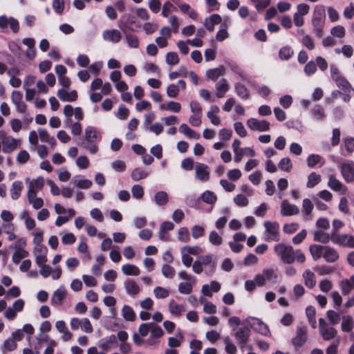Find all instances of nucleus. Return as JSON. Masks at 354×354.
Listing matches in <instances>:
<instances>
[{"mask_svg":"<svg viewBox=\"0 0 354 354\" xmlns=\"http://www.w3.org/2000/svg\"><path fill=\"white\" fill-rule=\"evenodd\" d=\"M325 8L323 6H316L315 7L312 24L313 26L314 32L317 37H321L323 27L325 22Z\"/></svg>","mask_w":354,"mask_h":354,"instance_id":"obj_1","label":"nucleus"},{"mask_svg":"<svg viewBox=\"0 0 354 354\" xmlns=\"http://www.w3.org/2000/svg\"><path fill=\"white\" fill-rule=\"evenodd\" d=\"M274 251L283 263L290 264L295 261V251L292 246L279 243L274 246Z\"/></svg>","mask_w":354,"mask_h":354,"instance_id":"obj_2","label":"nucleus"},{"mask_svg":"<svg viewBox=\"0 0 354 354\" xmlns=\"http://www.w3.org/2000/svg\"><path fill=\"white\" fill-rule=\"evenodd\" d=\"M241 143V142L239 140L235 139L232 145L234 153V160L236 162H240L242 160L243 154H245L246 156L248 157H254L256 155L254 150L250 147H244L240 149L239 147Z\"/></svg>","mask_w":354,"mask_h":354,"instance_id":"obj_3","label":"nucleus"},{"mask_svg":"<svg viewBox=\"0 0 354 354\" xmlns=\"http://www.w3.org/2000/svg\"><path fill=\"white\" fill-rule=\"evenodd\" d=\"M332 243L344 248H354V236L332 232Z\"/></svg>","mask_w":354,"mask_h":354,"instance_id":"obj_4","label":"nucleus"},{"mask_svg":"<svg viewBox=\"0 0 354 354\" xmlns=\"http://www.w3.org/2000/svg\"><path fill=\"white\" fill-rule=\"evenodd\" d=\"M243 323L262 335L268 336L270 334L268 326L258 318L249 317Z\"/></svg>","mask_w":354,"mask_h":354,"instance_id":"obj_5","label":"nucleus"},{"mask_svg":"<svg viewBox=\"0 0 354 354\" xmlns=\"http://www.w3.org/2000/svg\"><path fill=\"white\" fill-rule=\"evenodd\" d=\"M277 278V275L272 269H265L261 274L254 277V281L257 286H263L267 282L274 283Z\"/></svg>","mask_w":354,"mask_h":354,"instance_id":"obj_6","label":"nucleus"},{"mask_svg":"<svg viewBox=\"0 0 354 354\" xmlns=\"http://www.w3.org/2000/svg\"><path fill=\"white\" fill-rule=\"evenodd\" d=\"M264 227L266 228V232H267L266 241H277L279 240V225L278 223L266 221L264 223Z\"/></svg>","mask_w":354,"mask_h":354,"instance_id":"obj_7","label":"nucleus"},{"mask_svg":"<svg viewBox=\"0 0 354 354\" xmlns=\"http://www.w3.org/2000/svg\"><path fill=\"white\" fill-rule=\"evenodd\" d=\"M342 176L346 183H351L354 180V162L346 160L339 166Z\"/></svg>","mask_w":354,"mask_h":354,"instance_id":"obj_8","label":"nucleus"},{"mask_svg":"<svg viewBox=\"0 0 354 354\" xmlns=\"http://www.w3.org/2000/svg\"><path fill=\"white\" fill-rule=\"evenodd\" d=\"M307 341L306 327L297 326L296 335L291 339V344L295 350L302 347Z\"/></svg>","mask_w":354,"mask_h":354,"instance_id":"obj_9","label":"nucleus"},{"mask_svg":"<svg viewBox=\"0 0 354 354\" xmlns=\"http://www.w3.org/2000/svg\"><path fill=\"white\" fill-rule=\"evenodd\" d=\"M250 328L248 326L239 327L234 333L239 346L243 348L250 339Z\"/></svg>","mask_w":354,"mask_h":354,"instance_id":"obj_10","label":"nucleus"},{"mask_svg":"<svg viewBox=\"0 0 354 354\" xmlns=\"http://www.w3.org/2000/svg\"><path fill=\"white\" fill-rule=\"evenodd\" d=\"M195 177L201 182L208 181L210 177L209 167L203 163L197 162L195 165Z\"/></svg>","mask_w":354,"mask_h":354,"instance_id":"obj_11","label":"nucleus"},{"mask_svg":"<svg viewBox=\"0 0 354 354\" xmlns=\"http://www.w3.org/2000/svg\"><path fill=\"white\" fill-rule=\"evenodd\" d=\"M8 26L14 33H17L19 30V24L17 19L12 17L0 16V28L6 29Z\"/></svg>","mask_w":354,"mask_h":354,"instance_id":"obj_12","label":"nucleus"},{"mask_svg":"<svg viewBox=\"0 0 354 354\" xmlns=\"http://www.w3.org/2000/svg\"><path fill=\"white\" fill-rule=\"evenodd\" d=\"M248 127L252 131H266L270 129V122L266 120H259L250 118L247 121Z\"/></svg>","mask_w":354,"mask_h":354,"instance_id":"obj_13","label":"nucleus"},{"mask_svg":"<svg viewBox=\"0 0 354 354\" xmlns=\"http://www.w3.org/2000/svg\"><path fill=\"white\" fill-rule=\"evenodd\" d=\"M197 260L202 266L209 265V268L205 270V273L207 276L212 275L216 270V264L213 262L212 256L210 254L200 256L197 258Z\"/></svg>","mask_w":354,"mask_h":354,"instance_id":"obj_14","label":"nucleus"},{"mask_svg":"<svg viewBox=\"0 0 354 354\" xmlns=\"http://www.w3.org/2000/svg\"><path fill=\"white\" fill-rule=\"evenodd\" d=\"M102 38L105 41L117 44L122 39V34L117 29L105 30L102 32Z\"/></svg>","mask_w":354,"mask_h":354,"instance_id":"obj_15","label":"nucleus"},{"mask_svg":"<svg viewBox=\"0 0 354 354\" xmlns=\"http://www.w3.org/2000/svg\"><path fill=\"white\" fill-rule=\"evenodd\" d=\"M299 207L290 204L288 201L283 200L281 204V214L284 216H292L299 214Z\"/></svg>","mask_w":354,"mask_h":354,"instance_id":"obj_16","label":"nucleus"},{"mask_svg":"<svg viewBox=\"0 0 354 354\" xmlns=\"http://www.w3.org/2000/svg\"><path fill=\"white\" fill-rule=\"evenodd\" d=\"M1 142L3 153H10L17 147L19 142L12 136H6L2 139Z\"/></svg>","mask_w":354,"mask_h":354,"instance_id":"obj_17","label":"nucleus"},{"mask_svg":"<svg viewBox=\"0 0 354 354\" xmlns=\"http://www.w3.org/2000/svg\"><path fill=\"white\" fill-rule=\"evenodd\" d=\"M124 287L127 294L132 297H134L140 291L139 286L132 279H127L124 282Z\"/></svg>","mask_w":354,"mask_h":354,"instance_id":"obj_18","label":"nucleus"},{"mask_svg":"<svg viewBox=\"0 0 354 354\" xmlns=\"http://www.w3.org/2000/svg\"><path fill=\"white\" fill-rule=\"evenodd\" d=\"M33 253L35 256V261L38 266H42L47 261V248L43 245L35 247Z\"/></svg>","mask_w":354,"mask_h":354,"instance_id":"obj_19","label":"nucleus"},{"mask_svg":"<svg viewBox=\"0 0 354 354\" xmlns=\"http://www.w3.org/2000/svg\"><path fill=\"white\" fill-rule=\"evenodd\" d=\"M57 96L63 102H74L77 99L76 91H68V89L61 88L57 91Z\"/></svg>","mask_w":354,"mask_h":354,"instance_id":"obj_20","label":"nucleus"},{"mask_svg":"<svg viewBox=\"0 0 354 354\" xmlns=\"http://www.w3.org/2000/svg\"><path fill=\"white\" fill-rule=\"evenodd\" d=\"M216 95L218 98H222L225 94L229 91L230 86L227 80L225 78H222L218 81L215 85Z\"/></svg>","mask_w":354,"mask_h":354,"instance_id":"obj_21","label":"nucleus"},{"mask_svg":"<svg viewBox=\"0 0 354 354\" xmlns=\"http://www.w3.org/2000/svg\"><path fill=\"white\" fill-rule=\"evenodd\" d=\"M66 290L64 286H60L56 290L51 297V304L54 306H59L62 304L64 299L66 296Z\"/></svg>","mask_w":354,"mask_h":354,"instance_id":"obj_22","label":"nucleus"},{"mask_svg":"<svg viewBox=\"0 0 354 354\" xmlns=\"http://www.w3.org/2000/svg\"><path fill=\"white\" fill-rule=\"evenodd\" d=\"M328 186L335 192L346 193L347 188L335 176H330L328 179Z\"/></svg>","mask_w":354,"mask_h":354,"instance_id":"obj_23","label":"nucleus"},{"mask_svg":"<svg viewBox=\"0 0 354 354\" xmlns=\"http://www.w3.org/2000/svg\"><path fill=\"white\" fill-rule=\"evenodd\" d=\"M323 257L326 262L334 263L339 259V255L335 248L326 246Z\"/></svg>","mask_w":354,"mask_h":354,"instance_id":"obj_24","label":"nucleus"},{"mask_svg":"<svg viewBox=\"0 0 354 354\" xmlns=\"http://www.w3.org/2000/svg\"><path fill=\"white\" fill-rule=\"evenodd\" d=\"M100 133L93 127H87L85 129L86 142H95L100 140Z\"/></svg>","mask_w":354,"mask_h":354,"instance_id":"obj_25","label":"nucleus"},{"mask_svg":"<svg viewBox=\"0 0 354 354\" xmlns=\"http://www.w3.org/2000/svg\"><path fill=\"white\" fill-rule=\"evenodd\" d=\"M314 241L322 243H328L332 241V232L329 234L322 230H316L313 232Z\"/></svg>","mask_w":354,"mask_h":354,"instance_id":"obj_26","label":"nucleus"},{"mask_svg":"<svg viewBox=\"0 0 354 354\" xmlns=\"http://www.w3.org/2000/svg\"><path fill=\"white\" fill-rule=\"evenodd\" d=\"M55 328L60 333L63 335L62 339L64 341H68L71 338L72 334L69 332L66 324L64 321H57L55 323Z\"/></svg>","mask_w":354,"mask_h":354,"instance_id":"obj_27","label":"nucleus"},{"mask_svg":"<svg viewBox=\"0 0 354 354\" xmlns=\"http://www.w3.org/2000/svg\"><path fill=\"white\" fill-rule=\"evenodd\" d=\"M305 285L310 289L313 288L316 285V277L314 272L306 270L302 274Z\"/></svg>","mask_w":354,"mask_h":354,"instance_id":"obj_28","label":"nucleus"},{"mask_svg":"<svg viewBox=\"0 0 354 354\" xmlns=\"http://www.w3.org/2000/svg\"><path fill=\"white\" fill-rule=\"evenodd\" d=\"M149 174V171L142 167H136L133 169L131 177L134 181H139L146 178Z\"/></svg>","mask_w":354,"mask_h":354,"instance_id":"obj_29","label":"nucleus"},{"mask_svg":"<svg viewBox=\"0 0 354 354\" xmlns=\"http://www.w3.org/2000/svg\"><path fill=\"white\" fill-rule=\"evenodd\" d=\"M326 246L322 245L313 244L309 247L310 252L314 260H317L324 256Z\"/></svg>","mask_w":354,"mask_h":354,"instance_id":"obj_30","label":"nucleus"},{"mask_svg":"<svg viewBox=\"0 0 354 354\" xmlns=\"http://www.w3.org/2000/svg\"><path fill=\"white\" fill-rule=\"evenodd\" d=\"M319 333L324 340L328 341L333 339L337 335V331L333 327L327 326L321 328Z\"/></svg>","mask_w":354,"mask_h":354,"instance_id":"obj_31","label":"nucleus"},{"mask_svg":"<svg viewBox=\"0 0 354 354\" xmlns=\"http://www.w3.org/2000/svg\"><path fill=\"white\" fill-rule=\"evenodd\" d=\"M353 328V318L351 315H344L342 318L341 329L344 332L350 333Z\"/></svg>","mask_w":354,"mask_h":354,"instance_id":"obj_32","label":"nucleus"},{"mask_svg":"<svg viewBox=\"0 0 354 354\" xmlns=\"http://www.w3.org/2000/svg\"><path fill=\"white\" fill-rule=\"evenodd\" d=\"M23 189V184L21 181L16 180L12 184L10 189V196L13 200H17L21 196V193Z\"/></svg>","mask_w":354,"mask_h":354,"instance_id":"obj_33","label":"nucleus"},{"mask_svg":"<svg viewBox=\"0 0 354 354\" xmlns=\"http://www.w3.org/2000/svg\"><path fill=\"white\" fill-rule=\"evenodd\" d=\"M225 73V68L223 66L209 69L206 71L205 76L208 80H216L219 76Z\"/></svg>","mask_w":354,"mask_h":354,"instance_id":"obj_34","label":"nucleus"},{"mask_svg":"<svg viewBox=\"0 0 354 354\" xmlns=\"http://www.w3.org/2000/svg\"><path fill=\"white\" fill-rule=\"evenodd\" d=\"M71 183L74 184L76 187L80 189H88L92 185L91 180L83 178H80L79 176H75L72 179Z\"/></svg>","mask_w":354,"mask_h":354,"instance_id":"obj_35","label":"nucleus"},{"mask_svg":"<svg viewBox=\"0 0 354 354\" xmlns=\"http://www.w3.org/2000/svg\"><path fill=\"white\" fill-rule=\"evenodd\" d=\"M179 131L190 138L198 140L200 138V133L189 128L186 124H182L179 127Z\"/></svg>","mask_w":354,"mask_h":354,"instance_id":"obj_36","label":"nucleus"},{"mask_svg":"<svg viewBox=\"0 0 354 354\" xmlns=\"http://www.w3.org/2000/svg\"><path fill=\"white\" fill-rule=\"evenodd\" d=\"M121 269L124 274L127 276H138L140 274V269L133 264H124Z\"/></svg>","mask_w":354,"mask_h":354,"instance_id":"obj_37","label":"nucleus"},{"mask_svg":"<svg viewBox=\"0 0 354 354\" xmlns=\"http://www.w3.org/2000/svg\"><path fill=\"white\" fill-rule=\"evenodd\" d=\"M314 205L311 201L308 198H304L302 202V210L306 215V221L312 220L311 212L313 209Z\"/></svg>","mask_w":354,"mask_h":354,"instance_id":"obj_38","label":"nucleus"},{"mask_svg":"<svg viewBox=\"0 0 354 354\" xmlns=\"http://www.w3.org/2000/svg\"><path fill=\"white\" fill-rule=\"evenodd\" d=\"M306 314L309 324L313 328H315L317 326L315 308L312 306H308L306 309Z\"/></svg>","mask_w":354,"mask_h":354,"instance_id":"obj_39","label":"nucleus"},{"mask_svg":"<svg viewBox=\"0 0 354 354\" xmlns=\"http://www.w3.org/2000/svg\"><path fill=\"white\" fill-rule=\"evenodd\" d=\"M201 198L203 202L209 205H214L217 201L216 195L213 192L209 190L204 192L201 194Z\"/></svg>","mask_w":354,"mask_h":354,"instance_id":"obj_40","label":"nucleus"},{"mask_svg":"<svg viewBox=\"0 0 354 354\" xmlns=\"http://www.w3.org/2000/svg\"><path fill=\"white\" fill-rule=\"evenodd\" d=\"M125 40L127 46L131 48H137L139 47L140 41L138 37L131 33H125Z\"/></svg>","mask_w":354,"mask_h":354,"instance_id":"obj_41","label":"nucleus"},{"mask_svg":"<svg viewBox=\"0 0 354 354\" xmlns=\"http://www.w3.org/2000/svg\"><path fill=\"white\" fill-rule=\"evenodd\" d=\"M168 200V195L164 191H159L154 195V201L158 205H165L167 203Z\"/></svg>","mask_w":354,"mask_h":354,"instance_id":"obj_42","label":"nucleus"},{"mask_svg":"<svg viewBox=\"0 0 354 354\" xmlns=\"http://www.w3.org/2000/svg\"><path fill=\"white\" fill-rule=\"evenodd\" d=\"M122 316L127 321L133 322L136 319V314L133 308L128 305H124L122 310Z\"/></svg>","mask_w":354,"mask_h":354,"instance_id":"obj_43","label":"nucleus"},{"mask_svg":"<svg viewBox=\"0 0 354 354\" xmlns=\"http://www.w3.org/2000/svg\"><path fill=\"white\" fill-rule=\"evenodd\" d=\"M321 181V176L315 172H311L308 176L306 187L313 188Z\"/></svg>","mask_w":354,"mask_h":354,"instance_id":"obj_44","label":"nucleus"},{"mask_svg":"<svg viewBox=\"0 0 354 354\" xmlns=\"http://www.w3.org/2000/svg\"><path fill=\"white\" fill-rule=\"evenodd\" d=\"M178 240L183 243H189L190 241L189 232L187 227H182L178 230Z\"/></svg>","mask_w":354,"mask_h":354,"instance_id":"obj_45","label":"nucleus"},{"mask_svg":"<svg viewBox=\"0 0 354 354\" xmlns=\"http://www.w3.org/2000/svg\"><path fill=\"white\" fill-rule=\"evenodd\" d=\"M223 341L225 345V351L228 354H236L237 348L235 344L232 342L231 338L229 336H227L223 339Z\"/></svg>","mask_w":354,"mask_h":354,"instance_id":"obj_46","label":"nucleus"},{"mask_svg":"<svg viewBox=\"0 0 354 354\" xmlns=\"http://www.w3.org/2000/svg\"><path fill=\"white\" fill-rule=\"evenodd\" d=\"M161 272L165 278L172 279L175 276L176 270L172 266L166 263L162 266Z\"/></svg>","mask_w":354,"mask_h":354,"instance_id":"obj_47","label":"nucleus"},{"mask_svg":"<svg viewBox=\"0 0 354 354\" xmlns=\"http://www.w3.org/2000/svg\"><path fill=\"white\" fill-rule=\"evenodd\" d=\"M208 239L209 241L215 246L221 245L223 243V238L214 230L209 233Z\"/></svg>","mask_w":354,"mask_h":354,"instance_id":"obj_48","label":"nucleus"},{"mask_svg":"<svg viewBox=\"0 0 354 354\" xmlns=\"http://www.w3.org/2000/svg\"><path fill=\"white\" fill-rule=\"evenodd\" d=\"M326 317L332 325H336L340 321V315L335 310H328L326 312Z\"/></svg>","mask_w":354,"mask_h":354,"instance_id":"obj_49","label":"nucleus"},{"mask_svg":"<svg viewBox=\"0 0 354 354\" xmlns=\"http://www.w3.org/2000/svg\"><path fill=\"white\" fill-rule=\"evenodd\" d=\"M170 313L176 316H180L185 311V308L183 304H174L171 303L169 306Z\"/></svg>","mask_w":354,"mask_h":354,"instance_id":"obj_50","label":"nucleus"},{"mask_svg":"<svg viewBox=\"0 0 354 354\" xmlns=\"http://www.w3.org/2000/svg\"><path fill=\"white\" fill-rule=\"evenodd\" d=\"M293 55L292 49L289 46H284L281 48L279 53V56L281 59L288 60Z\"/></svg>","mask_w":354,"mask_h":354,"instance_id":"obj_51","label":"nucleus"},{"mask_svg":"<svg viewBox=\"0 0 354 354\" xmlns=\"http://www.w3.org/2000/svg\"><path fill=\"white\" fill-rule=\"evenodd\" d=\"M235 91L236 94L243 99H248L249 97V92L244 85L237 83L235 85Z\"/></svg>","mask_w":354,"mask_h":354,"instance_id":"obj_52","label":"nucleus"},{"mask_svg":"<svg viewBox=\"0 0 354 354\" xmlns=\"http://www.w3.org/2000/svg\"><path fill=\"white\" fill-rule=\"evenodd\" d=\"M44 185V179L42 177H38L37 179L30 182L28 189H32V190H41Z\"/></svg>","mask_w":354,"mask_h":354,"instance_id":"obj_53","label":"nucleus"},{"mask_svg":"<svg viewBox=\"0 0 354 354\" xmlns=\"http://www.w3.org/2000/svg\"><path fill=\"white\" fill-rule=\"evenodd\" d=\"M165 61L168 65L173 66L179 63V57L176 52H169L166 55Z\"/></svg>","mask_w":354,"mask_h":354,"instance_id":"obj_54","label":"nucleus"},{"mask_svg":"<svg viewBox=\"0 0 354 354\" xmlns=\"http://www.w3.org/2000/svg\"><path fill=\"white\" fill-rule=\"evenodd\" d=\"M279 168L285 171H290L292 167V164L289 158H283L278 164Z\"/></svg>","mask_w":354,"mask_h":354,"instance_id":"obj_55","label":"nucleus"},{"mask_svg":"<svg viewBox=\"0 0 354 354\" xmlns=\"http://www.w3.org/2000/svg\"><path fill=\"white\" fill-rule=\"evenodd\" d=\"M153 294L157 299H164L169 295V292L165 288L157 286L153 289Z\"/></svg>","mask_w":354,"mask_h":354,"instance_id":"obj_56","label":"nucleus"},{"mask_svg":"<svg viewBox=\"0 0 354 354\" xmlns=\"http://www.w3.org/2000/svg\"><path fill=\"white\" fill-rule=\"evenodd\" d=\"M191 232L192 237L197 239L205 235V229L202 226L196 225L191 228Z\"/></svg>","mask_w":354,"mask_h":354,"instance_id":"obj_57","label":"nucleus"},{"mask_svg":"<svg viewBox=\"0 0 354 354\" xmlns=\"http://www.w3.org/2000/svg\"><path fill=\"white\" fill-rule=\"evenodd\" d=\"M17 348V343L15 339L12 337L7 339L3 346V352L12 351Z\"/></svg>","mask_w":354,"mask_h":354,"instance_id":"obj_58","label":"nucleus"},{"mask_svg":"<svg viewBox=\"0 0 354 354\" xmlns=\"http://www.w3.org/2000/svg\"><path fill=\"white\" fill-rule=\"evenodd\" d=\"M29 253L26 250H20V251H15V252L12 255V261L15 264L19 263L21 260L25 257H27L28 256Z\"/></svg>","mask_w":354,"mask_h":354,"instance_id":"obj_59","label":"nucleus"},{"mask_svg":"<svg viewBox=\"0 0 354 354\" xmlns=\"http://www.w3.org/2000/svg\"><path fill=\"white\" fill-rule=\"evenodd\" d=\"M183 251L189 255H198L202 252V249L199 246L186 245L181 248Z\"/></svg>","mask_w":354,"mask_h":354,"instance_id":"obj_60","label":"nucleus"},{"mask_svg":"<svg viewBox=\"0 0 354 354\" xmlns=\"http://www.w3.org/2000/svg\"><path fill=\"white\" fill-rule=\"evenodd\" d=\"M133 197L136 199H140L144 195L143 187L140 185H134L131 188Z\"/></svg>","mask_w":354,"mask_h":354,"instance_id":"obj_61","label":"nucleus"},{"mask_svg":"<svg viewBox=\"0 0 354 354\" xmlns=\"http://www.w3.org/2000/svg\"><path fill=\"white\" fill-rule=\"evenodd\" d=\"M129 113V109L124 105L121 104L118 109V112L115 113V116L120 120H125L127 118Z\"/></svg>","mask_w":354,"mask_h":354,"instance_id":"obj_62","label":"nucleus"},{"mask_svg":"<svg viewBox=\"0 0 354 354\" xmlns=\"http://www.w3.org/2000/svg\"><path fill=\"white\" fill-rule=\"evenodd\" d=\"M178 291L185 295L190 294L192 291V285L189 282H181L178 285Z\"/></svg>","mask_w":354,"mask_h":354,"instance_id":"obj_63","label":"nucleus"},{"mask_svg":"<svg viewBox=\"0 0 354 354\" xmlns=\"http://www.w3.org/2000/svg\"><path fill=\"white\" fill-rule=\"evenodd\" d=\"M322 160V157L318 154H310L307 158V165L309 167H313Z\"/></svg>","mask_w":354,"mask_h":354,"instance_id":"obj_64","label":"nucleus"}]
</instances>
